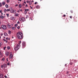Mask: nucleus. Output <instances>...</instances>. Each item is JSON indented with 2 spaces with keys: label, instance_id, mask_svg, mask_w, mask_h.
I'll list each match as a JSON object with an SVG mask.
<instances>
[{
  "label": "nucleus",
  "instance_id": "09e8293b",
  "mask_svg": "<svg viewBox=\"0 0 78 78\" xmlns=\"http://www.w3.org/2000/svg\"><path fill=\"white\" fill-rule=\"evenodd\" d=\"M6 39L7 40H8V37H7L6 38Z\"/></svg>",
  "mask_w": 78,
  "mask_h": 78
},
{
  "label": "nucleus",
  "instance_id": "b1692460",
  "mask_svg": "<svg viewBox=\"0 0 78 78\" xmlns=\"http://www.w3.org/2000/svg\"><path fill=\"white\" fill-rule=\"evenodd\" d=\"M1 67L2 69H3V65H1Z\"/></svg>",
  "mask_w": 78,
  "mask_h": 78
},
{
  "label": "nucleus",
  "instance_id": "c756f323",
  "mask_svg": "<svg viewBox=\"0 0 78 78\" xmlns=\"http://www.w3.org/2000/svg\"><path fill=\"white\" fill-rule=\"evenodd\" d=\"M69 64L70 65H72V64H73V63L72 62H71Z\"/></svg>",
  "mask_w": 78,
  "mask_h": 78
},
{
  "label": "nucleus",
  "instance_id": "a19ab883",
  "mask_svg": "<svg viewBox=\"0 0 78 78\" xmlns=\"http://www.w3.org/2000/svg\"><path fill=\"white\" fill-rule=\"evenodd\" d=\"M12 52H11L10 53V55H12Z\"/></svg>",
  "mask_w": 78,
  "mask_h": 78
},
{
  "label": "nucleus",
  "instance_id": "864d4df0",
  "mask_svg": "<svg viewBox=\"0 0 78 78\" xmlns=\"http://www.w3.org/2000/svg\"><path fill=\"white\" fill-rule=\"evenodd\" d=\"M24 3H25V4H26L27 3H26V2H24Z\"/></svg>",
  "mask_w": 78,
  "mask_h": 78
},
{
  "label": "nucleus",
  "instance_id": "58836bf2",
  "mask_svg": "<svg viewBox=\"0 0 78 78\" xmlns=\"http://www.w3.org/2000/svg\"><path fill=\"white\" fill-rule=\"evenodd\" d=\"M6 15L7 16V17L9 16V14H6Z\"/></svg>",
  "mask_w": 78,
  "mask_h": 78
},
{
  "label": "nucleus",
  "instance_id": "69168bd1",
  "mask_svg": "<svg viewBox=\"0 0 78 78\" xmlns=\"http://www.w3.org/2000/svg\"><path fill=\"white\" fill-rule=\"evenodd\" d=\"M12 38H14V37H12Z\"/></svg>",
  "mask_w": 78,
  "mask_h": 78
},
{
  "label": "nucleus",
  "instance_id": "e2e57ef3",
  "mask_svg": "<svg viewBox=\"0 0 78 78\" xmlns=\"http://www.w3.org/2000/svg\"><path fill=\"white\" fill-rule=\"evenodd\" d=\"M4 41H6V40L4 39Z\"/></svg>",
  "mask_w": 78,
  "mask_h": 78
},
{
  "label": "nucleus",
  "instance_id": "37998d69",
  "mask_svg": "<svg viewBox=\"0 0 78 78\" xmlns=\"http://www.w3.org/2000/svg\"><path fill=\"white\" fill-rule=\"evenodd\" d=\"M2 44L0 42V47H1V45H2Z\"/></svg>",
  "mask_w": 78,
  "mask_h": 78
},
{
  "label": "nucleus",
  "instance_id": "cd10ccee",
  "mask_svg": "<svg viewBox=\"0 0 78 78\" xmlns=\"http://www.w3.org/2000/svg\"><path fill=\"white\" fill-rule=\"evenodd\" d=\"M2 61H5V58H2Z\"/></svg>",
  "mask_w": 78,
  "mask_h": 78
},
{
  "label": "nucleus",
  "instance_id": "c85d7f7f",
  "mask_svg": "<svg viewBox=\"0 0 78 78\" xmlns=\"http://www.w3.org/2000/svg\"><path fill=\"white\" fill-rule=\"evenodd\" d=\"M2 3L0 2V7H2Z\"/></svg>",
  "mask_w": 78,
  "mask_h": 78
},
{
  "label": "nucleus",
  "instance_id": "774afa93",
  "mask_svg": "<svg viewBox=\"0 0 78 78\" xmlns=\"http://www.w3.org/2000/svg\"><path fill=\"white\" fill-rule=\"evenodd\" d=\"M1 27H0V29H1Z\"/></svg>",
  "mask_w": 78,
  "mask_h": 78
},
{
  "label": "nucleus",
  "instance_id": "f257e3e1",
  "mask_svg": "<svg viewBox=\"0 0 78 78\" xmlns=\"http://www.w3.org/2000/svg\"><path fill=\"white\" fill-rule=\"evenodd\" d=\"M16 36L17 38L19 39H22L23 37V34L21 32H19L17 33L16 34Z\"/></svg>",
  "mask_w": 78,
  "mask_h": 78
},
{
  "label": "nucleus",
  "instance_id": "7c9ffc66",
  "mask_svg": "<svg viewBox=\"0 0 78 78\" xmlns=\"http://www.w3.org/2000/svg\"><path fill=\"white\" fill-rule=\"evenodd\" d=\"M4 11H5V12H6V11H7V10H6V9H5Z\"/></svg>",
  "mask_w": 78,
  "mask_h": 78
},
{
  "label": "nucleus",
  "instance_id": "7ed1b4c3",
  "mask_svg": "<svg viewBox=\"0 0 78 78\" xmlns=\"http://www.w3.org/2000/svg\"><path fill=\"white\" fill-rule=\"evenodd\" d=\"M10 12L11 13H14V14L16 13V11L15 10H13L12 7L10 8Z\"/></svg>",
  "mask_w": 78,
  "mask_h": 78
},
{
  "label": "nucleus",
  "instance_id": "5fc2aeb1",
  "mask_svg": "<svg viewBox=\"0 0 78 78\" xmlns=\"http://www.w3.org/2000/svg\"><path fill=\"white\" fill-rule=\"evenodd\" d=\"M18 1H19L20 2H21L22 0H18Z\"/></svg>",
  "mask_w": 78,
  "mask_h": 78
},
{
  "label": "nucleus",
  "instance_id": "39448f33",
  "mask_svg": "<svg viewBox=\"0 0 78 78\" xmlns=\"http://www.w3.org/2000/svg\"><path fill=\"white\" fill-rule=\"evenodd\" d=\"M1 27L3 30H6V29H7L6 26L5 25H2L1 26Z\"/></svg>",
  "mask_w": 78,
  "mask_h": 78
},
{
  "label": "nucleus",
  "instance_id": "72a5a7b5",
  "mask_svg": "<svg viewBox=\"0 0 78 78\" xmlns=\"http://www.w3.org/2000/svg\"><path fill=\"white\" fill-rule=\"evenodd\" d=\"M69 71H67L66 72V74L67 75H68L69 74Z\"/></svg>",
  "mask_w": 78,
  "mask_h": 78
},
{
  "label": "nucleus",
  "instance_id": "4468645a",
  "mask_svg": "<svg viewBox=\"0 0 78 78\" xmlns=\"http://www.w3.org/2000/svg\"><path fill=\"white\" fill-rule=\"evenodd\" d=\"M3 75L2 74H0V78H2V77H3Z\"/></svg>",
  "mask_w": 78,
  "mask_h": 78
},
{
  "label": "nucleus",
  "instance_id": "bb28decb",
  "mask_svg": "<svg viewBox=\"0 0 78 78\" xmlns=\"http://www.w3.org/2000/svg\"><path fill=\"white\" fill-rule=\"evenodd\" d=\"M0 17L1 19H3V16H1Z\"/></svg>",
  "mask_w": 78,
  "mask_h": 78
},
{
  "label": "nucleus",
  "instance_id": "de8ad7c7",
  "mask_svg": "<svg viewBox=\"0 0 78 78\" xmlns=\"http://www.w3.org/2000/svg\"><path fill=\"white\" fill-rule=\"evenodd\" d=\"M17 23H20V22H19V21H18V22Z\"/></svg>",
  "mask_w": 78,
  "mask_h": 78
},
{
  "label": "nucleus",
  "instance_id": "3c124183",
  "mask_svg": "<svg viewBox=\"0 0 78 78\" xmlns=\"http://www.w3.org/2000/svg\"><path fill=\"white\" fill-rule=\"evenodd\" d=\"M27 12V11H25V14H26Z\"/></svg>",
  "mask_w": 78,
  "mask_h": 78
},
{
  "label": "nucleus",
  "instance_id": "0e129e2a",
  "mask_svg": "<svg viewBox=\"0 0 78 78\" xmlns=\"http://www.w3.org/2000/svg\"><path fill=\"white\" fill-rule=\"evenodd\" d=\"M34 1H32V2H32H32H33Z\"/></svg>",
  "mask_w": 78,
  "mask_h": 78
},
{
  "label": "nucleus",
  "instance_id": "473e14b6",
  "mask_svg": "<svg viewBox=\"0 0 78 78\" xmlns=\"http://www.w3.org/2000/svg\"><path fill=\"white\" fill-rule=\"evenodd\" d=\"M17 28L19 30L20 28V26H19L18 27H17Z\"/></svg>",
  "mask_w": 78,
  "mask_h": 78
},
{
  "label": "nucleus",
  "instance_id": "6ab92c4d",
  "mask_svg": "<svg viewBox=\"0 0 78 78\" xmlns=\"http://www.w3.org/2000/svg\"><path fill=\"white\" fill-rule=\"evenodd\" d=\"M19 14L18 13H16L15 14V16H16V17H17V16H19Z\"/></svg>",
  "mask_w": 78,
  "mask_h": 78
},
{
  "label": "nucleus",
  "instance_id": "9d476101",
  "mask_svg": "<svg viewBox=\"0 0 78 78\" xmlns=\"http://www.w3.org/2000/svg\"><path fill=\"white\" fill-rule=\"evenodd\" d=\"M11 20H14V17L12 16L11 17Z\"/></svg>",
  "mask_w": 78,
  "mask_h": 78
},
{
  "label": "nucleus",
  "instance_id": "338daca9",
  "mask_svg": "<svg viewBox=\"0 0 78 78\" xmlns=\"http://www.w3.org/2000/svg\"><path fill=\"white\" fill-rule=\"evenodd\" d=\"M0 39H1V36H0Z\"/></svg>",
  "mask_w": 78,
  "mask_h": 78
},
{
  "label": "nucleus",
  "instance_id": "e433bc0d",
  "mask_svg": "<svg viewBox=\"0 0 78 78\" xmlns=\"http://www.w3.org/2000/svg\"><path fill=\"white\" fill-rule=\"evenodd\" d=\"M25 7H26V8H27V7H28V5H27V4H26V6H25Z\"/></svg>",
  "mask_w": 78,
  "mask_h": 78
},
{
  "label": "nucleus",
  "instance_id": "ddd939ff",
  "mask_svg": "<svg viewBox=\"0 0 78 78\" xmlns=\"http://www.w3.org/2000/svg\"><path fill=\"white\" fill-rule=\"evenodd\" d=\"M4 36H8V34L6 33H5L4 34Z\"/></svg>",
  "mask_w": 78,
  "mask_h": 78
},
{
  "label": "nucleus",
  "instance_id": "680f3d73",
  "mask_svg": "<svg viewBox=\"0 0 78 78\" xmlns=\"http://www.w3.org/2000/svg\"><path fill=\"white\" fill-rule=\"evenodd\" d=\"M8 39H9V40H10V38H9Z\"/></svg>",
  "mask_w": 78,
  "mask_h": 78
},
{
  "label": "nucleus",
  "instance_id": "393cba45",
  "mask_svg": "<svg viewBox=\"0 0 78 78\" xmlns=\"http://www.w3.org/2000/svg\"><path fill=\"white\" fill-rule=\"evenodd\" d=\"M11 32L10 30H9V34H11Z\"/></svg>",
  "mask_w": 78,
  "mask_h": 78
},
{
  "label": "nucleus",
  "instance_id": "5701e85b",
  "mask_svg": "<svg viewBox=\"0 0 78 78\" xmlns=\"http://www.w3.org/2000/svg\"><path fill=\"white\" fill-rule=\"evenodd\" d=\"M18 26V24H15V27H17Z\"/></svg>",
  "mask_w": 78,
  "mask_h": 78
},
{
  "label": "nucleus",
  "instance_id": "6e6d98bb",
  "mask_svg": "<svg viewBox=\"0 0 78 78\" xmlns=\"http://www.w3.org/2000/svg\"><path fill=\"white\" fill-rule=\"evenodd\" d=\"M3 33H2L1 34V36H3Z\"/></svg>",
  "mask_w": 78,
  "mask_h": 78
},
{
  "label": "nucleus",
  "instance_id": "0eeeda50",
  "mask_svg": "<svg viewBox=\"0 0 78 78\" xmlns=\"http://www.w3.org/2000/svg\"><path fill=\"white\" fill-rule=\"evenodd\" d=\"M9 52L7 51L5 52V55L6 56H8L9 55Z\"/></svg>",
  "mask_w": 78,
  "mask_h": 78
},
{
  "label": "nucleus",
  "instance_id": "8fccbe9b",
  "mask_svg": "<svg viewBox=\"0 0 78 78\" xmlns=\"http://www.w3.org/2000/svg\"><path fill=\"white\" fill-rule=\"evenodd\" d=\"M18 4H17L16 5H15V6H18Z\"/></svg>",
  "mask_w": 78,
  "mask_h": 78
},
{
  "label": "nucleus",
  "instance_id": "13d9d810",
  "mask_svg": "<svg viewBox=\"0 0 78 78\" xmlns=\"http://www.w3.org/2000/svg\"><path fill=\"white\" fill-rule=\"evenodd\" d=\"M6 41V43L8 42V41H7V40L6 41Z\"/></svg>",
  "mask_w": 78,
  "mask_h": 78
},
{
  "label": "nucleus",
  "instance_id": "2eb2a0df",
  "mask_svg": "<svg viewBox=\"0 0 78 78\" xmlns=\"http://www.w3.org/2000/svg\"><path fill=\"white\" fill-rule=\"evenodd\" d=\"M8 27H9V28H10L11 27V26L9 25H7Z\"/></svg>",
  "mask_w": 78,
  "mask_h": 78
},
{
  "label": "nucleus",
  "instance_id": "bf43d9fd",
  "mask_svg": "<svg viewBox=\"0 0 78 78\" xmlns=\"http://www.w3.org/2000/svg\"><path fill=\"white\" fill-rule=\"evenodd\" d=\"M6 60L7 61H8V58H7Z\"/></svg>",
  "mask_w": 78,
  "mask_h": 78
},
{
  "label": "nucleus",
  "instance_id": "49530a36",
  "mask_svg": "<svg viewBox=\"0 0 78 78\" xmlns=\"http://www.w3.org/2000/svg\"><path fill=\"white\" fill-rule=\"evenodd\" d=\"M63 17H66V15H64L63 16Z\"/></svg>",
  "mask_w": 78,
  "mask_h": 78
},
{
  "label": "nucleus",
  "instance_id": "a211bd4d",
  "mask_svg": "<svg viewBox=\"0 0 78 78\" xmlns=\"http://www.w3.org/2000/svg\"><path fill=\"white\" fill-rule=\"evenodd\" d=\"M2 4L3 5H5V2H2Z\"/></svg>",
  "mask_w": 78,
  "mask_h": 78
},
{
  "label": "nucleus",
  "instance_id": "1a4fd4ad",
  "mask_svg": "<svg viewBox=\"0 0 78 78\" xmlns=\"http://www.w3.org/2000/svg\"><path fill=\"white\" fill-rule=\"evenodd\" d=\"M12 57H13V56L12 55H9V58L10 59H11Z\"/></svg>",
  "mask_w": 78,
  "mask_h": 78
},
{
  "label": "nucleus",
  "instance_id": "603ef678",
  "mask_svg": "<svg viewBox=\"0 0 78 78\" xmlns=\"http://www.w3.org/2000/svg\"><path fill=\"white\" fill-rule=\"evenodd\" d=\"M5 78H7V76H5Z\"/></svg>",
  "mask_w": 78,
  "mask_h": 78
},
{
  "label": "nucleus",
  "instance_id": "f704fd0d",
  "mask_svg": "<svg viewBox=\"0 0 78 78\" xmlns=\"http://www.w3.org/2000/svg\"><path fill=\"white\" fill-rule=\"evenodd\" d=\"M6 48V47H5L4 48V49L5 50V49Z\"/></svg>",
  "mask_w": 78,
  "mask_h": 78
},
{
  "label": "nucleus",
  "instance_id": "052dcab7",
  "mask_svg": "<svg viewBox=\"0 0 78 78\" xmlns=\"http://www.w3.org/2000/svg\"><path fill=\"white\" fill-rule=\"evenodd\" d=\"M1 14H2V15H3V13H2V12L1 13Z\"/></svg>",
  "mask_w": 78,
  "mask_h": 78
},
{
  "label": "nucleus",
  "instance_id": "dca6fc26",
  "mask_svg": "<svg viewBox=\"0 0 78 78\" xmlns=\"http://www.w3.org/2000/svg\"><path fill=\"white\" fill-rule=\"evenodd\" d=\"M19 8H22V5H21V4H20L19 5Z\"/></svg>",
  "mask_w": 78,
  "mask_h": 78
},
{
  "label": "nucleus",
  "instance_id": "79ce46f5",
  "mask_svg": "<svg viewBox=\"0 0 78 78\" xmlns=\"http://www.w3.org/2000/svg\"><path fill=\"white\" fill-rule=\"evenodd\" d=\"M70 19H72V16H70Z\"/></svg>",
  "mask_w": 78,
  "mask_h": 78
},
{
  "label": "nucleus",
  "instance_id": "6e6552de",
  "mask_svg": "<svg viewBox=\"0 0 78 78\" xmlns=\"http://www.w3.org/2000/svg\"><path fill=\"white\" fill-rule=\"evenodd\" d=\"M7 66V65L6 64H4L3 65V67L4 68V69H5V68H6V67Z\"/></svg>",
  "mask_w": 78,
  "mask_h": 78
},
{
  "label": "nucleus",
  "instance_id": "f3484780",
  "mask_svg": "<svg viewBox=\"0 0 78 78\" xmlns=\"http://www.w3.org/2000/svg\"><path fill=\"white\" fill-rule=\"evenodd\" d=\"M12 30H15L16 29V28L15 27H12Z\"/></svg>",
  "mask_w": 78,
  "mask_h": 78
},
{
  "label": "nucleus",
  "instance_id": "c9c22d12",
  "mask_svg": "<svg viewBox=\"0 0 78 78\" xmlns=\"http://www.w3.org/2000/svg\"><path fill=\"white\" fill-rule=\"evenodd\" d=\"M70 12L71 13H73V10H71Z\"/></svg>",
  "mask_w": 78,
  "mask_h": 78
},
{
  "label": "nucleus",
  "instance_id": "a878e982",
  "mask_svg": "<svg viewBox=\"0 0 78 78\" xmlns=\"http://www.w3.org/2000/svg\"><path fill=\"white\" fill-rule=\"evenodd\" d=\"M7 11L8 12V11H10V8H9V9H8L7 10Z\"/></svg>",
  "mask_w": 78,
  "mask_h": 78
},
{
  "label": "nucleus",
  "instance_id": "f03ea898",
  "mask_svg": "<svg viewBox=\"0 0 78 78\" xmlns=\"http://www.w3.org/2000/svg\"><path fill=\"white\" fill-rule=\"evenodd\" d=\"M21 41H19V43L17 44L16 46L14 48V49L16 50V51H17V50H19V49L20 48V44H21Z\"/></svg>",
  "mask_w": 78,
  "mask_h": 78
},
{
  "label": "nucleus",
  "instance_id": "c03bdc74",
  "mask_svg": "<svg viewBox=\"0 0 78 78\" xmlns=\"http://www.w3.org/2000/svg\"><path fill=\"white\" fill-rule=\"evenodd\" d=\"M27 3H29V1H27Z\"/></svg>",
  "mask_w": 78,
  "mask_h": 78
},
{
  "label": "nucleus",
  "instance_id": "f8f14e48",
  "mask_svg": "<svg viewBox=\"0 0 78 78\" xmlns=\"http://www.w3.org/2000/svg\"><path fill=\"white\" fill-rule=\"evenodd\" d=\"M31 4H32V2H31V1H29V4L30 5H31Z\"/></svg>",
  "mask_w": 78,
  "mask_h": 78
},
{
  "label": "nucleus",
  "instance_id": "aec40b11",
  "mask_svg": "<svg viewBox=\"0 0 78 78\" xmlns=\"http://www.w3.org/2000/svg\"><path fill=\"white\" fill-rule=\"evenodd\" d=\"M5 7H6V8H8V5L6 4L5 5Z\"/></svg>",
  "mask_w": 78,
  "mask_h": 78
},
{
  "label": "nucleus",
  "instance_id": "ea45409f",
  "mask_svg": "<svg viewBox=\"0 0 78 78\" xmlns=\"http://www.w3.org/2000/svg\"><path fill=\"white\" fill-rule=\"evenodd\" d=\"M37 2H36L34 3V4H35V5H36V4H37Z\"/></svg>",
  "mask_w": 78,
  "mask_h": 78
},
{
  "label": "nucleus",
  "instance_id": "4c0bfd02",
  "mask_svg": "<svg viewBox=\"0 0 78 78\" xmlns=\"http://www.w3.org/2000/svg\"><path fill=\"white\" fill-rule=\"evenodd\" d=\"M9 64H10L8 62L7 63V66H9Z\"/></svg>",
  "mask_w": 78,
  "mask_h": 78
},
{
  "label": "nucleus",
  "instance_id": "4d7b16f0",
  "mask_svg": "<svg viewBox=\"0 0 78 78\" xmlns=\"http://www.w3.org/2000/svg\"><path fill=\"white\" fill-rule=\"evenodd\" d=\"M2 10H1L0 11V13H2Z\"/></svg>",
  "mask_w": 78,
  "mask_h": 78
},
{
  "label": "nucleus",
  "instance_id": "4be33fe9",
  "mask_svg": "<svg viewBox=\"0 0 78 78\" xmlns=\"http://www.w3.org/2000/svg\"><path fill=\"white\" fill-rule=\"evenodd\" d=\"M7 48L8 50L10 49V47L9 46H8L7 47Z\"/></svg>",
  "mask_w": 78,
  "mask_h": 78
},
{
  "label": "nucleus",
  "instance_id": "412c9836",
  "mask_svg": "<svg viewBox=\"0 0 78 78\" xmlns=\"http://www.w3.org/2000/svg\"><path fill=\"white\" fill-rule=\"evenodd\" d=\"M25 11H29V9H25Z\"/></svg>",
  "mask_w": 78,
  "mask_h": 78
},
{
  "label": "nucleus",
  "instance_id": "20e7f679",
  "mask_svg": "<svg viewBox=\"0 0 78 78\" xmlns=\"http://www.w3.org/2000/svg\"><path fill=\"white\" fill-rule=\"evenodd\" d=\"M20 20L21 22H25V18H22L21 19H20Z\"/></svg>",
  "mask_w": 78,
  "mask_h": 78
},
{
  "label": "nucleus",
  "instance_id": "2f4dec72",
  "mask_svg": "<svg viewBox=\"0 0 78 78\" xmlns=\"http://www.w3.org/2000/svg\"><path fill=\"white\" fill-rule=\"evenodd\" d=\"M7 3H9V0H7Z\"/></svg>",
  "mask_w": 78,
  "mask_h": 78
},
{
  "label": "nucleus",
  "instance_id": "423d86ee",
  "mask_svg": "<svg viewBox=\"0 0 78 78\" xmlns=\"http://www.w3.org/2000/svg\"><path fill=\"white\" fill-rule=\"evenodd\" d=\"M23 47V48H25V46H26V43L25 42H23L22 43Z\"/></svg>",
  "mask_w": 78,
  "mask_h": 78
},
{
  "label": "nucleus",
  "instance_id": "9b49d317",
  "mask_svg": "<svg viewBox=\"0 0 78 78\" xmlns=\"http://www.w3.org/2000/svg\"><path fill=\"white\" fill-rule=\"evenodd\" d=\"M36 8L37 9H39L40 8V6L39 5H37L36 6Z\"/></svg>",
  "mask_w": 78,
  "mask_h": 78
},
{
  "label": "nucleus",
  "instance_id": "a18cd8bd",
  "mask_svg": "<svg viewBox=\"0 0 78 78\" xmlns=\"http://www.w3.org/2000/svg\"><path fill=\"white\" fill-rule=\"evenodd\" d=\"M30 8H31V9H33V7H31V6H30Z\"/></svg>",
  "mask_w": 78,
  "mask_h": 78
}]
</instances>
